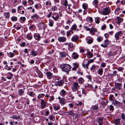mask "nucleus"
<instances>
[{"label": "nucleus", "mask_w": 125, "mask_h": 125, "mask_svg": "<svg viewBox=\"0 0 125 125\" xmlns=\"http://www.w3.org/2000/svg\"><path fill=\"white\" fill-rule=\"evenodd\" d=\"M76 28L77 26L75 24H74L72 26V27L71 28V29L72 31L73 30H76Z\"/></svg>", "instance_id": "32"}, {"label": "nucleus", "mask_w": 125, "mask_h": 125, "mask_svg": "<svg viewBox=\"0 0 125 125\" xmlns=\"http://www.w3.org/2000/svg\"><path fill=\"white\" fill-rule=\"evenodd\" d=\"M72 56L73 59H76L78 58L79 55L77 53L74 52L72 54Z\"/></svg>", "instance_id": "16"}, {"label": "nucleus", "mask_w": 125, "mask_h": 125, "mask_svg": "<svg viewBox=\"0 0 125 125\" xmlns=\"http://www.w3.org/2000/svg\"><path fill=\"white\" fill-rule=\"evenodd\" d=\"M78 36L75 35H73L72 38L71 40L72 42H76L78 40Z\"/></svg>", "instance_id": "6"}, {"label": "nucleus", "mask_w": 125, "mask_h": 125, "mask_svg": "<svg viewBox=\"0 0 125 125\" xmlns=\"http://www.w3.org/2000/svg\"><path fill=\"white\" fill-rule=\"evenodd\" d=\"M34 27V25H31L29 27V29L30 30H32L33 29V27Z\"/></svg>", "instance_id": "62"}, {"label": "nucleus", "mask_w": 125, "mask_h": 125, "mask_svg": "<svg viewBox=\"0 0 125 125\" xmlns=\"http://www.w3.org/2000/svg\"><path fill=\"white\" fill-rule=\"evenodd\" d=\"M73 32L72 30H70L67 31L66 32V36L67 37H68L70 36L72 34Z\"/></svg>", "instance_id": "14"}, {"label": "nucleus", "mask_w": 125, "mask_h": 125, "mask_svg": "<svg viewBox=\"0 0 125 125\" xmlns=\"http://www.w3.org/2000/svg\"><path fill=\"white\" fill-rule=\"evenodd\" d=\"M61 3L62 5L65 6L66 8L69 7L68 4V1L67 0H61Z\"/></svg>", "instance_id": "7"}, {"label": "nucleus", "mask_w": 125, "mask_h": 125, "mask_svg": "<svg viewBox=\"0 0 125 125\" xmlns=\"http://www.w3.org/2000/svg\"><path fill=\"white\" fill-rule=\"evenodd\" d=\"M71 43L69 42H66L64 43V45H68L69 47H71Z\"/></svg>", "instance_id": "55"}, {"label": "nucleus", "mask_w": 125, "mask_h": 125, "mask_svg": "<svg viewBox=\"0 0 125 125\" xmlns=\"http://www.w3.org/2000/svg\"><path fill=\"white\" fill-rule=\"evenodd\" d=\"M60 67L63 71L67 72H69L71 68V66L67 64H62L60 66Z\"/></svg>", "instance_id": "1"}, {"label": "nucleus", "mask_w": 125, "mask_h": 125, "mask_svg": "<svg viewBox=\"0 0 125 125\" xmlns=\"http://www.w3.org/2000/svg\"><path fill=\"white\" fill-rule=\"evenodd\" d=\"M46 74L47 77L49 79H50L52 78V74L49 71L46 72Z\"/></svg>", "instance_id": "9"}, {"label": "nucleus", "mask_w": 125, "mask_h": 125, "mask_svg": "<svg viewBox=\"0 0 125 125\" xmlns=\"http://www.w3.org/2000/svg\"><path fill=\"white\" fill-rule=\"evenodd\" d=\"M74 114L72 110L69 111L68 112V115H73Z\"/></svg>", "instance_id": "41"}, {"label": "nucleus", "mask_w": 125, "mask_h": 125, "mask_svg": "<svg viewBox=\"0 0 125 125\" xmlns=\"http://www.w3.org/2000/svg\"><path fill=\"white\" fill-rule=\"evenodd\" d=\"M101 66L103 67H104L106 66V64L104 62H103L101 64Z\"/></svg>", "instance_id": "56"}, {"label": "nucleus", "mask_w": 125, "mask_h": 125, "mask_svg": "<svg viewBox=\"0 0 125 125\" xmlns=\"http://www.w3.org/2000/svg\"><path fill=\"white\" fill-rule=\"evenodd\" d=\"M10 56H9L10 57H13L14 55V54L12 52H10Z\"/></svg>", "instance_id": "57"}, {"label": "nucleus", "mask_w": 125, "mask_h": 125, "mask_svg": "<svg viewBox=\"0 0 125 125\" xmlns=\"http://www.w3.org/2000/svg\"><path fill=\"white\" fill-rule=\"evenodd\" d=\"M35 71L38 75V76L40 78H42L43 77V75L42 72L39 70L38 69L36 68Z\"/></svg>", "instance_id": "10"}, {"label": "nucleus", "mask_w": 125, "mask_h": 125, "mask_svg": "<svg viewBox=\"0 0 125 125\" xmlns=\"http://www.w3.org/2000/svg\"><path fill=\"white\" fill-rule=\"evenodd\" d=\"M34 36L36 40H37L38 41H39L41 39V36L40 35L34 34Z\"/></svg>", "instance_id": "26"}, {"label": "nucleus", "mask_w": 125, "mask_h": 125, "mask_svg": "<svg viewBox=\"0 0 125 125\" xmlns=\"http://www.w3.org/2000/svg\"><path fill=\"white\" fill-rule=\"evenodd\" d=\"M60 94L63 96H64L66 94V92L64 90H62L60 92Z\"/></svg>", "instance_id": "21"}, {"label": "nucleus", "mask_w": 125, "mask_h": 125, "mask_svg": "<svg viewBox=\"0 0 125 125\" xmlns=\"http://www.w3.org/2000/svg\"><path fill=\"white\" fill-rule=\"evenodd\" d=\"M20 116L19 115H18L17 116L14 115L12 116V118L14 119H20Z\"/></svg>", "instance_id": "35"}, {"label": "nucleus", "mask_w": 125, "mask_h": 125, "mask_svg": "<svg viewBox=\"0 0 125 125\" xmlns=\"http://www.w3.org/2000/svg\"><path fill=\"white\" fill-rule=\"evenodd\" d=\"M110 42L108 39H106L105 40L104 42V44H102L101 45V46L104 48L107 47L108 44L110 43Z\"/></svg>", "instance_id": "4"}, {"label": "nucleus", "mask_w": 125, "mask_h": 125, "mask_svg": "<svg viewBox=\"0 0 125 125\" xmlns=\"http://www.w3.org/2000/svg\"><path fill=\"white\" fill-rule=\"evenodd\" d=\"M41 107L42 108H44L46 105V103L43 100H41Z\"/></svg>", "instance_id": "13"}, {"label": "nucleus", "mask_w": 125, "mask_h": 125, "mask_svg": "<svg viewBox=\"0 0 125 125\" xmlns=\"http://www.w3.org/2000/svg\"><path fill=\"white\" fill-rule=\"evenodd\" d=\"M110 110V111L112 110V111H113L114 110V107L113 106L110 105L109 106Z\"/></svg>", "instance_id": "50"}, {"label": "nucleus", "mask_w": 125, "mask_h": 125, "mask_svg": "<svg viewBox=\"0 0 125 125\" xmlns=\"http://www.w3.org/2000/svg\"><path fill=\"white\" fill-rule=\"evenodd\" d=\"M113 103L114 105L117 107H119L121 105V103L116 100L114 101Z\"/></svg>", "instance_id": "15"}, {"label": "nucleus", "mask_w": 125, "mask_h": 125, "mask_svg": "<svg viewBox=\"0 0 125 125\" xmlns=\"http://www.w3.org/2000/svg\"><path fill=\"white\" fill-rule=\"evenodd\" d=\"M29 4L31 5L33 3V1L32 0H29L28 1Z\"/></svg>", "instance_id": "49"}, {"label": "nucleus", "mask_w": 125, "mask_h": 125, "mask_svg": "<svg viewBox=\"0 0 125 125\" xmlns=\"http://www.w3.org/2000/svg\"><path fill=\"white\" fill-rule=\"evenodd\" d=\"M86 77L88 78L90 81H91V77L89 75H87L86 76Z\"/></svg>", "instance_id": "61"}, {"label": "nucleus", "mask_w": 125, "mask_h": 125, "mask_svg": "<svg viewBox=\"0 0 125 125\" xmlns=\"http://www.w3.org/2000/svg\"><path fill=\"white\" fill-rule=\"evenodd\" d=\"M46 5L47 6V7H51V3L50 2L48 1H47L46 2Z\"/></svg>", "instance_id": "38"}, {"label": "nucleus", "mask_w": 125, "mask_h": 125, "mask_svg": "<svg viewBox=\"0 0 125 125\" xmlns=\"http://www.w3.org/2000/svg\"><path fill=\"white\" fill-rule=\"evenodd\" d=\"M83 8H87L88 7V5L87 4L84 3H83L82 5Z\"/></svg>", "instance_id": "45"}, {"label": "nucleus", "mask_w": 125, "mask_h": 125, "mask_svg": "<svg viewBox=\"0 0 125 125\" xmlns=\"http://www.w3.org/2000/svg\"><path fill=\"white\" fill-rule=\"evenodd\" d=\"M59 17V15L58 14L57 15V16L55 17L54 16H52V18L55 21H56L58 19Z\"/></svg>", "instance_id": "37"}, {"label": "nucleus", "mask_w": 125, "mask_h": 125, "mask_svg": "<svg viewBox=\"0 0 125 125\" xmlns=\"http://www.w3.org/2000/svg\"><path fill=\"white\" fill-rule=\"evenodd\" d=\"M24 92L21 89H20L18 91V93L20 96L23 94Z\"/></svg>", "instance_id": "34"}, {"label": "nucleus", "mask_w": 125, "mask_h": 125, "mask_svg": "<svg viewBox=\"0 0 125 125\" xmlns=\"http://www.w3.org/2000/svg\"><path fill=\"white\" fill-rule=\"evenodd\" d=\"M11 20L12 21H16L17 20V18L16 17L13 16L11 17Z\"/></svg>", "instance_id": "40"}, {"label": "nucleus", "mask_w": 125, "mask_h": 125, "mask_svg": "<svg viewBox=\"0 0 125 125\" xmlns=\"http://www.w3.org/2000/svg\"><path fill=\"white\" fill-rule=\"evenodd\" d=\"M98 108V106H93V109L94 110H96Z\"/></svg>", "instance_id": "60"}, {"label": "nucleus", "mask_w": 125, "mask_h": 125, "mask_svg": "<svg viewBox=\"0 0 125 125\" xmlns=\"http://www.w3.org/2000/svg\"><path fill=\"white\" fill-rule=\"evenodd\" d=\"M59 103L62 105H63L66 103L65 100L64 98H61L59 100Z\"/></svg>", "instance_id": "12"}, {"label": "nucleus", "mask_w": 125, "mask_h": 125, "mask_svg": "<svg viewBox=\"0 0 125 125\" xmlns=\"http://www.w3.org/2000/svg\"><path fill=\"white\" fill-rule=\"evenodd\" d=\"M73 67L72 68V70L73 71L75 70L76 69L78 68L79 65L76 63H74L73 64Z\"/></svg>", "instance_id": "24"}, {"label": "nucleus", "mask_w": 125, "mask_h": 125, "mask_svg": "<svg viewBox=\"0 0 125 125\" xmlns=\"http://www.w3.org/2000/svg\"><path fill=\"white\" fill-rule=\"evenodd\" d=\"M84 28L85 29V30L86 31H90V28H88L86 26H85Z\"/></svg>", "instance_id": "63"}, {"label": "nucleus", "mask_w": 125, "mask_h": 125, "mask_svg": "<svg viewBox=\"0 0 125 125\" xmlns=\"http://www.w3.org/2000/svg\"><path fill=\"white\" fill-rule=\"evenodd\" d=\"M103 118H100L98 120V122L99 125H102V121Z\"/></svg>", "instance_id": "20"}, {"label": "nucleus", "mask_w": 125, "mask_h": 125, "mask_svg": "<svg viewBox=\"0 0 125 125\" xmlns=\"http://www.w3.org/2000/svg\"><path fill=\"white\" fill-rule=\"evenodd\" d=\"M102 38L101 37H98L97 38V40L98 42H101V40H102Z\"/></svg>", "instance_id": "47"}, {"label": "nucleus", "mask_w": 125, "mask_h": 125, "mask_svg": "<svg viewBox=\"0 0 125 125\" xmlns=\"http://www.w3.org/2000/svg\"><path fill=\"white\" fill-rule=\"evenodd\" d=\"M60 56L62 58H64L67 55V53L65 52H62L60 53Z\"/></svg>", "instance_id": "17"}, {"label": "nucleus", "mask_w": 125, "mask_h": 125, "mask_svg": "<svg viewBox=\"0 0 125 125\" xmlns=\"http://www.w3.org/2000/svg\"><path fill=\"white\" fill-rule=\"evenodd\" d=\"M34 18L36 19H37L39 18V16L36 14H35L31 17V18L33 20H34Z\"/></svg>", "instance_id": "27"}, {"label": "nucleus", "mask_w": 125, "mask_h": 125, "mask_svg": "<svg viewBox=\"0 0 125 125\" xmlns=\"http://www.w3.org/2000/svg\"><path fill=\"white\" fill-rule=\"evenodd\" d=\"M66 38L65 37H59L58 39V41L60 42H64L66 41Z\"/></svg>", "instance_id": "8"}, {"label": "nucleus", "mask_w": 125, "mask_h": 125, "mask_svg": "<svg viewBox=\"0 0 125 125\" xmlns=\"http://www.w3.org/2000/svg\"><path fill=\"white\" fill-rule=\"evenodd\" d=\"M96 67V66L94 65H93L91 68V70H94Z\"/></svg>", "instance_id": "58"}, {"label": "nucleus", "mask_w": 125, "mask_h": 125, "mask_svg": "<svg viewBox=\"0 0 125 125\" xmlns=\"http://www.w3.org/2000/svg\"><path fill=\"white\" fill-rule=\"evenodd\" d=\"M98 2L97 0H94L93 2V4L94 5V4H96Z\"/></svg>", "instance_id": "54"}, {"label": "nucleus", "mask_w": 125, "mask_h": 125, "mask_svg": "<svg viewBox=\"0 0 125 125\" xmlns=\"http://www.w3.org/2000/svg\"><path fill=\"white\" fill-rule=\"evenodd\" d=\"M90 64L89 62H88L86 64H83V66L84 68H86L87 69H88V66L89 64Z\"/></svg>", "instance_id": "31"}, {"label": "nucleus", "mask_w": 125, "mask_h": 125, "mask_svg": "<svg viewBox=\"0 0 125 125\" xmlns=\"http://www.w3.org/2000/svg\"><path fill=\"white\" fill-rule=\"evenodd\" d=\"M115 85L117 88H118L119 90L120 89L122 84L120 83H115Z\"/></svg>", "instance_id": "23"}, {"label": "nucleus", "mask_w": 125, "mask_h": 125, "mask_svg": "<svg viewBox=\"0 0 125 125\" xmlns=\"http://www.w3.org/2000/svg\"><path fill=\"white\" fill-rule=\"evenodd\" d=\"M40 25H42V27H43V29L44 30L45 28V25L42 22V23H39L38 24V26H40Z\"/></svg>", "instance_id": "39"}, {"label": "nucleus", "mask_w": 125, "mask_h": 125, "mask_svg": "<svg viewBox=\"0 0 125 125\" xmlns=\"http://www.w3.org/2000/svg\"><path fill=\"white\" fill-rule=\"evenodd\" d=\"M26 38L28 40H31L32 38V36L31 34L30 33L28 34L27 35Z\"/></svg>", "instance_id": "30"}, {"label": "nucleus", "mask_w": 125, "mask_h": 125, "mask_svg": "<svg viewBox=\"0 0 125 125\" xmlns=\"http://www.w3.org/2000/svg\"><path fill=\"white\" fill-rule=\"evenodd\" d=\"M95 29L93 28H92L91 29H90V33L92 35L94 34V32H96Z\"/></svg>", "instance_id": "18"}, {"label": "nucleus", "mask_w": 125, "mask_h": 125, "mask_svg": "<svg viewBox=\"0 0 125 125\" xmlns=\"http://www.w3.org/2000/svg\"><path fill=\"white\" fill-rule=\"evenodd\" d=\"M4 15L5 16L6 18H9L10 14L9 12H7L4 13Z\"/></svg>", "instance_id": "36"}, {"label": "nucleus", "mask_w": 125, "mask_h": 125, "mask_svg": "<svg viewBox=\"0 0 125 125\" xmlns=\"http://www.w3.org/2000/svg\"><path fill=\"white\" fill-rule=\"evenodd\" d=\"M117 18L118 20L117 23L119 24L120 23L122 22H123V18H121L119 17H117Z\"/></svg>", "instance_id": "22"}, {"label": "nucleus", "mask_w": 125, "mask_h": 125, "mask_svg": "<svg viewBox=\"0 0 125 125\" xmlns=\"http://www.w3.org/2000/svg\"><path fill=\"white\" fill-rule=\"evenodd\" d=\"M64 81L63 80H61L58 81L57 84L58 86H60L62 85L64 83Z\"/></svg>", "instance_id": "19"}, {"label": "nucleus", "mask_w": 125, "mask_h": 125, "mask_svg": "<svg viewBox=\"0 0 125 125\" xmlns=\"http://www.w3.org/2000/svg\"><path fill=\"white\" fill-rule=\"evenodd\" d=\"M72 85V91L73 92H75L77 91L80 87V86L77 82H73Z\"/></svg>", "instance_id": "2"}, {"label": "nucleus", "mask_w": 125, "mask_h": 125, "mask_svg": "<svg viewBox=\"0 0 125 125\" xmlns=\"http://www.w3.org/2000/svg\"><path fill=\"white\" fill-rule=\"evenodd\" d=\"M103 72V70L102 68H100L98 69L97 71V73L99 74L102 75Z\"/></svg>", "instance_id": "25"}, {"label": "nucleus", "mask_w": 125, "mask_h": 125, "mask_svg": "<svg viewBox=\"0 0 125 125\" xmlns=\"http://www.w3.org/2000/svg\"><path fill=\"white\" fill-rule=\"evenodd\" d=\"M53 21H50L49 22V25L51 27L53 26Z\"/></svg>", "instance_id": "52"}, {"label": "nucleus", "mask_w": 125, "mask_h": 125, "mask_svg": "<svg viewBox=\"0 0 125 125\" xmlns=\"http://www.w3.org/2000/svg\"><path fill=\"white\" fill-rule=\"evenodd\" d=\"M106 27V25H104L102 27L101 29L102 30H104V29H105V28Z\"/></svg>", "instance_id": "64"}, {"label": "nucleus", "mask_w": 125, "mask_h": 125, "mask_svg": "<svg viewBox=\"0 0 125 125\" xmlns=\"http://www.w3.org/2000/svg\"><path fill=\"white\" fill-rule=\"evenodd\" d=\"M29 95L33 97L35 94V93L32 92H31L29 94Z\"/></svg>", "instance_id": "51"}, {"label": "nucleus", "mask_w": 125, "mask_h": 125, "mask_svg": "<svg viewBox=\"0 0 125 125\" xmlns=\"http://www.w3.org/2000/svg\"><path fill=\"white\" fill-rule=\"evenodd\" d=\"M95 21L96 23H98L100 22V21L99 20V19L98 18H96L95 19Z\"/></svg>", "instance_id": "59"}, {"label": "nucleus", "mask_w": 125, "mask_h": 125, "mask_svg": "<svg viewBox=\"0 0 125 125\" xmlns=\"http://www.w3.org/2000/svg\"><path fill=\"white\" fill-rule=\"evenodd\" d=\"M26 20V18L25 17H21L20 18L21 22L22 23L24 22Z\"/></svg>", "instance_id": "33"}, {"label": "nucleus", "mask_w": 125, "mask_h": 125, "mask_svg": "<svg viewBox=\"0 0 125 125\" xmlns=\"http://www.w3.org/2000/svg\"><path fill=\"white\" fill-rule=\"evenodd\" d=\"M54 108L56 109V110H58L59 109H60V106H54Z\"/></svg>", "instance_id": "48"}, {"label": "nucleus", "mask_w": 125, "mask_h": 125, "mask_svg": "<svg viewBox=\"0 0 125 125\" xmlns=\"http://www.w3.org/2000/svg\"><path fill=\"white\" fill-rule=\"evenodd\" d=\"M86 54L87 56H89L90 58L92 57L93 55V53L90 51H88Z\"/></svg>", "instance_id": "29"}, {"label": "nucleus", "mask_w": 125, "mask_h": 125, "mask_svg": "<svg viewBox=\"0 0 125 125\" xmlns=\"http://www.w3.org/2000/svg\"><path fill=\"white\" fill-rule=\"evenodd\" d=\"M114 124L116 125H119L120 122V119H116L114 121Z\"/></svg>", "instance_id": "28"}, {"label": "nucleus", "mask_w": 125, "mask_h": 125, "mask_svg": "<svg viewBox=\"0 0 125 125\" xmlns=\"http://www.w3.org/2000/svg\"><path fill=\"white\" fill-rule=\"evenodd\" d=\"M122 35V33L121 31L117 32L115 35V39L117 40L119 39V36H121Z\"/></svg>", "instance_id": "5"}, {"label": "nucleus", "mask_w": 125, "mask_h": 125, "mask_svg": "<svg viewBox=\"0 0 125 125\" xmlns=\"http://www.w3.org/2000/svg\"><path fill=\"white\" fill-rule=\"evenodd\" d=\"M108 55L109 57L113 56V52H110L108 53Z\"/></svg>", "instance_id": "46"}, {"label": "nucleus", "mask_w": 125, "mask_h": 125, "mask_svg": "<svg viewBox=\"0 0 125 125\" xmlns=\"http://www.w3.org/2000/svg\"><path fill=\"white\" fill-rule=\"evenodd\" d=\"M54 99V98L53 96H51L50 97V99L49 101H52Z\"/></svg>", "instance_id": "53"}, {"label": "nucleus", "mask_w": 125, "mask_h": 125, "mask_svg": "<svg viewBox=\"0 0 125 125\" xmlns=\"http://www.w3.org/2000/svg\"><path fill=\"white\" fill-rule=\"evenodd\" d=\"M98 10L101 14L107 15L110 12L109 8H99Z\"/></svg>", "instance_id": "3"}, {"label": "nucleus", "mask_w": 125, "mask_h": 125, "mask_svg": "<svg viewBox=\"0 0 125 125\" xmlns=\"http://www.w3.org/2000/svg\"><path fill=\"white\" fill-rule=\"evenodd\" d=\"M93 39L92 38L89 40L87 42V43L89 44L93 42Z\"/></svg>", "instance_id": "42"}, {"label": "nucleus", "mask_w": 125, "mask_h": 125, "mask_svg": "<svg viewBox=\"0 0 125 125\" xmlns=\"http://www.w3.org/2000/svg\"><path fill=\"white\" fill-rule=\"evenodd\" d=\"M78 81L80 84H82L84 83V80L82 77H80L78 79Z\"/></svg>", "instance_id": "11"}, {"label": "nucleus", "mask_w": 125, "mask_h": 125, "mask_svg": "<svg viewBox=\"0 0 125 125\" xmlns=\"http://www.w3.org/2000/svg\"><path fill=\"white\" fill-rule=\"evenodd\" d=\"M122 119L125 120V114L124 113H122L121 115Z\"/></svg>", "instance_id": "44"}, {"label": "nucleus", "mask_w": 125, "mask_h": 125, "mask_svg": "<svg viewBox=\"0 0 125 125\" xmlns=\"http://www.w3.org/2000/svg\"><path fill=\"white\" fill-rule=\"evenodd\" d=\"M31 53H32V55H33L34 56H35L37 55V53L35 51H32Z\"/></svg>", "instance_id": "43"}]
</instances>
